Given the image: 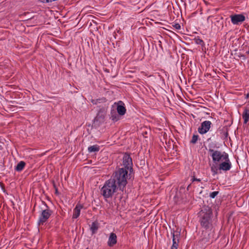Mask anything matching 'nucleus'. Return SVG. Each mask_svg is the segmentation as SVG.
<instances>
[{
	"instance_id": "5701e85b",
	"label": "nucleus",
	"mask_w": 249,
	"mask_h": 249,
	"mask_svg": "<svg viewBox=\"0 0 249 249\" xmlns=\"http://www.w3.org/2000/svg\"><path fill=\"white\" fill-rule=\"evenodd\" d=\"M219 192L214 191L213 192L210 194V197L212 198H214L215 196L218 194Z\"/></svg>"
},
{
	"instance_id": "393cba45",
	"label": "nucleus",
	"mask_w": 249,
	"mask_h": 249,
	"mask_svg": "<svg viewBox=\"0 0 249 249\" xmlns=\"http://www.w3.org/2000/svg\"><path fill=\"white\" fill-rule=\"evenodd\" d=\"M173 26L177 30H179L181 28V26L178 23H175Z\"/></svg>"
},
{
	"instance_id": "20e7f679",
	"label": "nucleus",
	"mask_w": 249,
	"mask_h": 249,
	"mask_svg": "<svg viewBox=\"0 0 249 249\" xmlns=\"http://www.w3.org/2000/svg\"><path fill=\"white\" fill-rule=\"evenodd\" d=\"M210 156H211L213 161L214 163H218L220 161H222L227 156L229 155L225 152H221L220 151H210Z\"/></svg>"
},
{
	"instance_id": "f257e3e1",
	"label": "nucleus",
	"mask_w": 249,
	"mask_h": 249,
	"mask_svg": "<svg viewBox=\"0 0 249 249\" xmlns=\"http://www.w3.org/2000/svg\"><path fill=\"white\" fill-rule=\"evenodd\" d=\"M110 186V197L118 190L123 192L127 183L128 171L124 168H119L112 175Z\"/></svg>"
},
{
	"instance_id": "bb28decb",
	"label": "nucleus",
	"mask_w": 249,
	"mask_h": 249,
	"mask_svg": "<svg viewBox=\"0 0 249 249\" xmlns=\"http://www.w3.org/2000/svg\"><path fill=\"white\" fill-rule=\"evenodd\" d=\"M200 179H197V178H194L193 179V181H200Z\"/></svg>"
},
{
	"instance_id": "7ed1b4c3",
	"label": "nucleus",
	"mask_w": 249,
	"mask_h": 249,
	"mask_svg": "<svg viewBox=\"0 0 249 249\" xmlns=\"http://www.w3.org/2000/svg\"><path fill=\"white\" fill-rule=\"evenodd\" d=\"M44 203L45 208L40 211L37 221V225L38 226L43 225L45 223L47 222L53 213V211L50 209L47 205L45 202Z\"/></svg>"
},
{
	"instance_id": "dca6fc26",
	"label": "nucleus",
	"mask_w": 249,
	"mask_h": 249,
	"mask_svg": "<svg viewBox=\"0 0 249 249\" xmlns=\"http://www.w3.org/2000/svg\"><path fill=\"white\" fill-rule=\"evenodd\" d=\"M26 163L24 161H20L19 162L16 166L15 167V170L20 172L22 171L25 168Z\"/></svg>"
},
{
	"instance_id": "4be33fe9",
	"label": "nucleus",
	"mask_w": 249,
	"mask_h": 249,
	"mask_svg": "<svg viewBox=\"0 0 249 249\" xmlns=\"http://www.w3.org/2000/svg\"><path fill=\"white\" fill-rule=\"evenodd\" d=\"M198 137L199 136L197 135H193L191 141V142L193 144L196 143L198 140Z\"/></svg>"
},
{
	"instance_id": "1a4fd4ad",
	"label": "nucleus",
	"mask_w": 249,
	"mask_h": 249,
	"mask_svg": "<svg viewBox=\"0 0 249 249\" xmlns=\"http://www.w3.org/2000/svg\"><path fill=\"white\" fill-rule=\"evenodd\" d=\"M123 160V163L124 166V169H126L127 170H129V169H132V160L131 158L128 154L125 153V154L124 155Z\"/></svg>"
},
{
	"instance_id": "f03ea898",
	"label": "nucleus",
	"mask_w": 249,
	"mask_h": 249,
	"mask_svg": "<svg viewBox=\"0 0 249 249\" xmlns=\"http://www.w3.org/2000/svg\"><path fill=\"white\" fill-rule=\"evenodd\" d=\"M199 221L201 226L206 229L212 227L213 213L211 208L208 206H204L199 212Z\"/></svg>"
},
{
	"instance_id": "0eeeda50",
	"label": "nucleus",
	"mask_w": 249,
	"mask_h": 249,
	"mask_svg": "<svg viewBox=\"0 0 249 249\" xmlns=\"http://www.w3.org/2000/svg\"><path fill=\"white\" fill-rule=\"evenodd\" d=\"M112 108L117 110V113L121 116L124 115L126 113V109L124 107V103L119 101L118 102H115L112 105Z\"/></svg>"
},
{
	"instance_id": "412c9836",
	"label": "nucleus",
	"mask_w": 249,
	"mask_h": 249,
	"mask_svg": "<svg viewBox=\"0 0 249 249\" xmlns=\"http://www.w3.org/2000/svg\"><path fill=\"white\" fill-rule=\"evenodd\" d=\"M215 147H217L216 146V144L214 142H213L209 143V144L208 145L209 148L208 149V151L209 153L210 154L211 150L215 151V150H214V149Z\"/></svg>"
},
{
	"instance_id": "f8f14e48",
	"label": "nucleus",
	"mask_w": 249,
	"mask_h": 249,
	"mask_svg": "<svg viewBox=\"0 0 249 249\" xmlns=\"http://www.w3.org/2000/svg\"><path fill=\"white\" fill-rule=\"evenodd\" d=\"M172 234L173 237V244L171 249H178V244L179 242L178 236H179V235H175L174 231L173 233H172Z\"/></svg>"
},
{
	"instance_id": "473e14b6",
	"label": "nucleus",
	"mask_w": 249,
	"mask_h": 249,
	"mask_svg": "<svg viewBox=\"0 0 249 249\" xmlns=\"http://www.w3.org/2000/svg\"><path fill=\"white\" fill-rule=\"evenodd\" d=\"M107 244L109 245V240L107 242Z\"/></svg>"
},
{
	"instance_id": "4468645a",
	"label": "nucleus",
	"mask_w": 249,
	"mask_h": 249,
	"mask_svg": "<svg viewBox=\"0 0 249 249\" xmlns=\"http://www.w3.org/2000/svg\"><path fill=\"white\" fill-rule=\"evenodd\" d=\"M99 228V223L97 221L93 222L90 226V230L92 234H95L97 232Z\"/></svg>"
},
{
	"instance_id": "f3484780",
	"label": "nucleus",
	"mask_w": 249,
	"mask_h": 249,
	"mask_svg": "<svg viewBox=\"0 0 249 249\" xmlns=\"http://www.w3.org/2000/svg\"><path fill=\"white\" fill-rule=\"evenodd\" d=\"M211 171L213 176L218 174L219 171L218 163H215L211 165Z\"/></svg>"
},
{
	"instance_id": "b1692460",
	"label": "nucleus",
	"mask_w": 249,
	"mask_h": 249,
	"mask_svg": "<svg viewBox=\"0 0 249 249\" xmlns=\"http://www.w3.org/2000/svg\"><path fill=\"white\" fill-rule=\"evenodd\" d=\"M210 237L209 235L208 234V236L202 239V240L204 242L206 243L209 241Z\"/></svg>"
},
{
	"instance_id": "6e6552de",
	"label": "nucleus",
	"mask_w": 249,
	"mask_h": 249,
	"mask_svg": "<svg viewBox=\"0 0 249 249\" xmlns=\"http://www.w3.org/2000/svg\"><path fill=\"white\" fill-rule=\"evenodd\" d=\"M231 22L233 25H239L245 20L246 18L243 14H234L230 16Z\"/></svg>"
},
{
	"instance_id": "ddd939ff",
	"label": "nucleus",
	"mask_w": 249,
	"mask_h": 249,
	"mask_svg": "<svg viewBox=\"0 0 249 249\" xmlns=\"http://www.w3.org/2000/svg\"><path fill=\"white\" fill-rule=\"evenodd\" d=\"M111 118L114 122H116L119 120L121 118V115L117 113L115 109L111 108L110 111Z\"/></svg>"
},
{
	"instance_id": "2eb2a0df",
	"label": "nucleus",
	"mask_w": 249,
	"mask_h": 249,
	"mask_svg": "<svg viewBox=\"0 0 249 249\" xmlns=\"http://www.w3.org/2000/svg\"><path fill=\"white\" fill-rule=\"evenodd\" d=\"M242 118L244 120V124H246L249 120V109L247 107L244 108L242 114Z\"/></svg>"
},
{
	"instance_id": "6ab92c4d",
	"label": "nucleus",
	"mask_w": 249,
	"mask_h": 249,
	"mask_svg": "<svg viewBox=\"0 0 249 249\" xmlns=\"http://www.w3.org/2000/svg\"><path fill=\"white\" fill-rule=\"evenodd\" d=\"M88 151L89 153L98 152L100 150V147L97 144L89 146L88 148Z\"/></svg>"
},
{
	"instance_id": "cd10ccee",
	"label": "nucleus",
	"mask_w": 249,
	"mask_h": 249,
	"mask_svg": "<svg viewBox=\"0 0 249 249\" xmlns=\"http://www.w3.org/2000/svg\"><path fill=\"white\" fill-rule=\"evenodd\" d=\"M201 43H203V40L202 39H199L197 43L201 44Z\"/></svg>"
},
{
	"instance_id": "a878e982",
	"label": "nucleus",
	"mask_w": 249,
	"mask_h": 249,
	"mask_svg": "<svg viewBox=\"0 0 249 249\" xmlns=\"http://www.w3.org/2000/svg\"><path fill=\"white\" fill-rule=\"evenodd\" d=\"M40 2L43 3H49L52 2V0H39Z\"/></svg>"
},
{
	"instance_id": "423d86ee",
	"label": "nucleus",
	"mask_w": 249,
	"mask_h": 249,
	"mask_svg": "<svg viewBox=\"0 0 249 249\" xmlns=\"http://www.w3.org/2000/svg\"><path fill=\"white\" fill-rule=\"evenodd\" d=\"M212 124L210 121H205L202 122L200 126L198 127L197 131L200 134L203 135L210 131Z\"/></svg>"
},
{
	"instance_id": "c756f323",
	"label": "nucleus",
	"mask_w": 249,
	"mask_h": 249,
	"mask_svg": "<svg viewBox=\"0 0 249 249\" xmlns=\"http://www.w3.org/2000/svg\"><path fill=\"white\" fill-rule=\"evenodd\" d=\"M249 97V93H248V94H247V95H246V98H248Z\"/></svg>"
},
{
	"instance_id": "9d476101",
	"label": "nucleus",
	"mask_w": 249,
	"mask_h": 249,
	"mask_svg": "<svg viewBox=\"0 0 249 249\" xmlns=\"http://www.w3.org/2000/svg\"><path fill=\"white\" fill-rule=\"evenodd\" d=\"M101 192L105 200L107 201V199L109 198V180L105 182V185L102 188Z\"/></svg>"
},
{
	"instance_id": "c85d7f7f",
	"label": "nucleus",
	"mask_w": 249,
	"mask_h": 249,
	"mask_svg": "<svg viewBox=\"0 0 249 249\" xmlns=\"http://www.w3.org/2000/svg\"><path fill=\"white\" fill-rule=\"evenodd\" d=\"M55 194H58V189L57 188H55Z\"/></svg>"
},
{
	"instance_id": "39448f33",
	"label": "nucleus",
	"mask_w": 249,
	"mask_h": 249,
	"mask_svg": "<svg viewBox=\"0 0 249 249\" xmlns=\"http://www.w3.org/2000/svg\"><path fill=\"white\" fill-rule=\"evenodd\" d=\"M219 172L221 171L227 172L229 171L231 167L232 164L229 159V156L223 160L222 161H220L218 163Z\"/></svg>"
},
{
	"instance_id": "a211bd4d",
	"label": "nucleus",
	"mask_w": 249,
	"mask_h": 249,
	"mask_svg": "<svg viewBox=\"0 0 249 249\" xmlns=\"http://www.w3.org/2000/svg\"><path fill=\"white\" fill-rule=\"evenodd\" d=\"M117 235L114 233H110V247L113 246L117 243Z\"/></svg>"
},
{
	"instance_id": "7c9ffc66",
	"label": "nucleus",
	"mask_w": 249,
	"mask_h": 249,
	"mask_svg": "<svg viewBox=\"0 0 249 249\" xmlns=\"http://www.w3.org/2000/svg\"><path fill=\"white\" fill-rule=\"evenodd\" d=\"M202 234H206L207 232L206 231L205 232L203 231Z\"/></svg>"
},
{
	"instance_id": "2f4dec72",
	"label": "nucleus",
	"mask_w": 249,
	"mask_h": 249,
	"mask_svg": "<svg viewBox=\"0 0 249 249\" xmlns=\"http://www.w3.org/2000/svg\"><path fill=\"white\" fill-rule=\"evenodd\" d=\"M246 53L248 54H249V49L247 51Z\"/></svg>"
},
{
	"instance_id": "9b49d317",
	"label": "nucleus",
	"mask_w": 249,
	"mask_h": 249,
	"mask_svg": "<svg viewBox=\"0 0 249 249\" xmlns=\"http://www.w3.org/2000/svg\"><path fill=\"white\" fill-rule=\"evenodd\" d=\"M83 206L80 204H77L75 208L73 209L72 218L76 219L79 217L80 214L81 210L83 208Z\"/></svg>"
},
{
	"instance_id": "aec40b11",
	"label": "nucleus",
	"mask_w": 249,
	"mask_h": 249,
	"mask_svg": "<svg viewBox=\"0 0 249 249\" xmlns=\"http://www.w3.org/2000/svg\"><path fill=\"white\" fill-rule=\"evenodd\" d=\"M106 101V99L105 98L91 99V102L94 105H97L98 103H104Z\"/></svg>"
}]
</instances>
